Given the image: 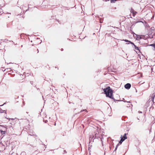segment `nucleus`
Here are the masks:
<instances>
[{"label": "nucleus", "instance_id": "obj_24", "mask_svg": "<svg viewBox=\"0 0 155 155\" xmlns=\"http://www.w3.org/2000/svg\"><path fill=\"white\" fill-rule=\"evenodd\" d=\"M63 48H62V49H61V51H63Z\"/></svg>", "mask_w": 155, "mask_h": 155}, {"label": "nucleus", "instance_id": "obj_15", "mask_svg": "<svg viewBox=\"0 0 155 155\" xmlns=\"http://www.w3.org/2000/svg\"><path fill=\"white\" fill-rule=\"evenodd\" d=\"M137 22H135V23H134L132 24V25H131V27H130V28L131 29L132 28V26L134 25Z\"/></svg>", "mask_w": 155, "mask_h": 155}, {"label": "nucleus", "instance_id": "obj_27", "mask_svg": "<svg viewBox=\"0 0 155 155\" xmlns=\"http://www.w3.org/2000/svg\"><path fill=\"white\" fill-rule=\"evenodd\" d=\"M108 1V0H106V1Z\"/></svg>", "mask_w": 155, "mask_h": 155}, {"label": "nucleus", "instance_id": "obj_6", "mask_svg": "<svg viewBox=\"0 0 155 155\" xmlns=\"http://www.w3.org/2000/svg\"><path fill=\"white\" fill-rule=\"evenodd\" d=\"M155 93L151 95V97L153 98V99H154V97H155Z\"/></svg>", "mask_w": 155, "mask_h": 155}, {"label": "nucleus", "instance_id": "obj_25", "mask_svg": "<svg viewBox=\"0 0 155 155\" xmlns=\"http://www.w3.org/2000/svg\"><path fill=\"white\" fill-rule=\"evenodd\" d=\"M5 104V103H4V104L3 105H2V106H3L4 104Z\"/></svg>", "mask_w": 155, "mask_h": 155}, {"label": "nucleus", "instance_id": "obj_13", "mask_svg": "<svg viewBox=\"0 0 155 155\" xmlns=\"http://www.w3.org/2000/svg\"><path fill=\"white\" fill-rule=\"evenodd\" d=\"M0 131H1V132L2 134H5V131H3L2 130H0Z\"/></svg>", "mask_w": 155, "mask_h": 155}, {"label": "nucleus", "instance_id": "obj_5", "mask_svg": "<svg viewBox=\"0 0 155 155\" xmlns=\"http://www.w3.org/2000/svg\"><path fill=\"white\" fill-rule=\"evenodd\" d=\"M122 136H121V139H123L124 140L127 138L126 134H124L123 137H122Z\"/></svg>", "mask_w": 155, "mask_h": 155}, {"label": "nucleus", "instance_id": "obj_12", "mask_svg": "<svg viewBox=\"0 0 155 155\" xmlns=\"http://www.w3.org/2000/svg\"><path fill=\"white\" fill-rule=\"evenodd\" d=\"M117 0H110V2L111 3L112 2H114L115 1H116Z\"/></svg>", "mask_w": 155, "mask_h": 155}, {"label": "nucleus", "instance_id": "obj_2", "mask_svg": "<svg viewBox=\"0 0 155 155\" xmlns=\"http://www.w3.org/2000/svg\"><path fill=\"white\" fill-rule=\"evenodd\" d=\"M102 136V134L101 133L100 130L97 131L95 133L94 136H93V137H95V138H100Z\"/></svg>", "mask_w": 155, "mask_h": 155}, {"label": "nucleus", "instance_id": "obj_17", "mask_svg": "<svg viewBox=\"0 0 155 155\" xmlns=\"http://www.w3.org/2000/svg\"><path fill=\"white\" fill-rule=\"evenodd\" d=\"M7 119L9 120H14V119H12V118H7Z\"/></svg>", "mask_w": 155, "mask_h": 155}, {"label": "nucleus", "instance_id": "obj_7", "mask_svg": "<svg viewBox=\"0 0 155 155\" xmlns=\"http://www.w3.org/2000/svg\"><path fill=\"white\" fill-rule=\"evenodd\" d=\"M3 112H5V114H6V112L5 110H3L1 109H0V113H3Z\"/></svg>", "mask_w": 155, "mask_h": 155}, {"label": "nucleus", "instance_id": "obj_19", "mask_svg": "<svg viewBox=\"0 0 155 155\" xmlns=\"http://www.w3.org/2000/svg\"><path fill=\"white\" fill-rule=\"evenodd\" d=\"M100 21L101 23H102L103 21V20L102 19H100Z\"/></svg>", "mask_w": 155, "mask_h": 155}, {"label": "nucleus", "instance_id": "obj_16", "mask_svg": "<svg viewBox=\"0 0 155 155\" xmlns=\"http://www.w3.org/2000/svg\"><path fill=\"white\" fill-rule=\"evenodd\" d=\"M118 145H119V144H118L116 146V148H115V150H116L117 149V147H118Z\"/></svg>", "mask_w": 155, "mask_h": 155}, {"label": "nucleus", "instance_id": "obj_1", "mask_svg": "<svg viewBox=\"0 0 155 155\" xmlns=\"http://www.w3.org/2000/svg\"><path fill=\"white\" fill-rule=\"evenodd\" d=\"M103 90L107 97H108L111 99H114L112 96V90L110 88V87H107L106 88L104 89Z\"/></svg>", "mask_w": 155, "mask_h": 155}, {"label": "nucleus", "instance_id": "obj_18", "mask_svg": "<svg viewBox=\"0 0 155 155\" xmlns=\"http://www.w3.org/2000/svg\"><path fill=\"white\" fill-rule=\"evenodd\" d=\"M130 43L131 44L133 45L134 46V45H135L134 44L133 42H131L130 41Z\"/></svg>", "mask_w": 155, "mask_h": 155}, {"label": "nucleus", "instance_id": "obj_28", "mask_svg": "<svg viewBox=\"0 0 155 155\" xmlns=\"http://www.w3.org/2000/svg\"><path fill=\"white\" fill-rule=\"evenodd\" d=\"M108 1V0H106V1Z\"/></svg>", "mask_w": 155, "mask_h": 155}, {"label": "nucleus", "instance_id": "obj_9", "mask_svg": "<svg viewBox=\"0 0 155 155\" xmlns=\"http://www.w3.org/2000/svg\"><path fill=\"white\" fill-rule=\"evenodd\" d=\"M10 124L12 125H13L15 124V121H12V122H11Z\"/></svg>", "mask_w": 155, "mask_h": 155}, {"label": "nucleus", "instance_id": "obj_26", "mask_svg": "<svg viewBox=\"0 0 155 155\" xmlns=\"http://www.w3.org/2000/svg\"><path fill=\"white\" fill-rule=\"evenodd\" d=\"M140 38H140H138V39H139Z\"/></svg>", "mask_w": 155, "mask_h": 155}, {"label": "nucleus", "instance_id": "obj_4", "mask_svg": "<svg viewBox=\"0 0 155 155\" xmlns=\"http://www.w3.org/2000/svg\"><path fill=\"white\" fill-rule=\"evenodd\" d=\"M131 86V84L130 83H127L124 85V87L127 89H129Z\"/></svg>", "mask_w": 155, "mask_h": 155}, {"label": "nucleus", "instance_id": "obj_8", "mask_svg": "<svg viewBox=\"0 0 155 155\" xmlns=\"http://www.w3.org/2000/svg\"><path fill=\"white\" fill-rule=\"evenodd\" d=\"M134 47H135V49L138 51H139V49L135 45H134Z\"/></svg>", "mask_w": 155, "mask_h": 155}, {"label": "nucleus", "instance_id": "obj_3", "mask_svg": "<svg viewBox=\"0 0 155 155\" xmlns=\"http://www.w3.org/2000/svg\"><path fill=\"white\" fill-rule=\"evenodd\" d=\"M130 13L132 14L133 16L134 17L136 14L137 13L136 11H135L132 8H131L130 11Z\"/></svg>", "mask_w": 155, "mask_h": 155}, {"label": "nucleus", "instance_id": "obj_14", "mask_svg": "<svg viewBox=\"0 0 155 155\" xmlns=\"http://www.w3.org/2000/svg\"><path fill=\"white\" fill-rule=\"evenodd\" d=\"M83 111H86L87 112V111L86 109H84V110H81V112Z\"/></svg>", "mask_w": 155, "mask_h": 155}, {"label": "nucleus", "instance_id": "obj_21", "mask_svg": "<svg viewBox=\"0 0 155 155\" xmlns=\"http://www.w3.org/2000/svg\"><path fill=\"white\" fill-rule=\"evenodd\" d=\"M64 152H65V153H67L65 150H64Z\"/></svg>", "mask_w": 155, "mask_h": 155}, {"label": "nucleus", "instance_id": "obj_20", "mask_svg": "<svg viewBox=\"0 0 155 155\" xmlns=\"http://www.w3.org/2000/svg\"><path fill=\"white\" fill-rule=\"evenodd\" d=\"M132 34H133V35H134V34H135L134 33V32H133L132 31Z\"/></svg>", "mask_w": 155, "mask_h": 155}, {"label": "nucleus", "instance_id": "obj_22", "mask_svg": "<svg viewBox=\"0 0 155 155\" xmlns=\"http://www.w3.org/2000/svg\"><path fill=\"white\" fill-rule=\"evenodd\" d=\"M47 121H47V120H45V123H47Z\"/></svg>", "mask_w": 155, "mask_h": 155}, {"label": "nucleus", "instance_id": "obj_29", "mask_svg": "<svg viewBox=\"0 0 155 155\" xmlns=\"http://www.w3.org/2000/svg\"><path fill=\"white\" fill-rule=\"evenodd\" d=\"M108 1V0H106V1Z\"/></svg>", "mask_w": 155, "mask_h": 155}, {"label": "nucleus", "instance_id": "obj_23", "mask_svg": "<svg viewBox=\"0 0 155 155\" xmlns=\"http://www.w3.org/2000/svg\"><path fill=\"white\" fill-rule=\"evenodd\" d=\"M37 51H38V52H39L38 50V49H37Z\"/></svg>", "mask_w": 155, "mask_h": 155}, {"label": "nucleus", "instance_id": "obj_10", "mask_svg": "<svg viewBox=\"0 0 155 155\" xmlns=\"http://www.w3.org/2000/svg\"><path fill=\"white\" fill-rule=\"evenodd\" d=\"M124 141L123 139H121L119 143H121Z\"/></svg>", "mask_w": 155, "mask_h": 155}, {"label": "nucleus", "instance_id": "obj_11", "mask_svg": "<svg viewBox=\"0 0 155 155\" xmlns=\"http://www.w3.org/2000/svg\"><path fill=\"white\" fill-rule=\"evenodd\" d=\"M122 41H125V42H130V41H129L127 40H122Z\"/></svg>", "mask_w": 155, "mask_h": 155}]
</instances>
